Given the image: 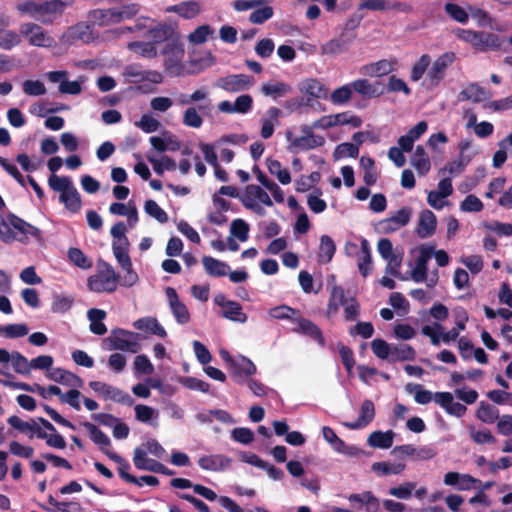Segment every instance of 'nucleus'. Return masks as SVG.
I'll list each match as a JSON object with an SVG mask.
<instances>
[{"instance_id": "nucleus-1", "label": "nucleus", "mask_w": 512, "mask_h": 512, "mask_svg": "<svg viewBox=\"0 0 512 512\" xmlns=\"http://www.w3.org/2000/svg\"><path fill=\"white\" fill-rule=\"evenodd\" d=\"M21 15H27L42 24H52L63 14L59 0H24L16 5Z\"/></svg>"}, {"instance_id": "nucleus-2", "label": "nucleus", "mask_w": 512, "mask_h": 512, "mask_svg": "<svg viewBox=\"0 0 512 512\" xmlns=\"http://www.w3.org/2000/svg\"><path fill=\"white\" fill-rule=\"evenodd\" d=\"M453 33L459 40L470 44L478 52L497 51L503 44V39L499 35L488 31L456 28Z\"/></svg>"}, {"instance_id": "nucleus-3", "label": "nucleus", "mask_w": 512, "mask_h": 512, "mask_svg": "<svg viewBox=\"0 0 512 512\" xmlns=\"http://www.w3.org/2000/svg\"><path fill=\"white\" fill-rule=\"evenodd\" d=\"M120 282V275L108 262L98 265L97 273L87 279V287L95 293H112L117 290Z\"/></svg>"}, {"instance_id": "nucleus-4", "label": "nucleus", "mask_w": 512, "mask_h": 512, "mask_svg": "<svg viewBox=\"0 0 512 512\" xmlns=\"http://www.w3.org/2000/svg\"><path fill=\"white\" fill-rule=\"evenodd\" d=\"M164 56V67L172 76H180L183 73L182 60L185 55L184 45L176 38L164 44L161 52Z\"/></svg>"}, {"instance_id": "nucleus-5", "label": "nucleus", "mask_w": 512, "mask_h": 512, "mask_svg": "<svg viewBox=\"0 0 512 512\" xmlns=\"http://www.w3.org/2000/svg\"><path fill=\"white\" fill-rule=\"evenodd\" d=\"M139 339L140 334L117 328L112 330L108 341L111 343L110 349L137 353L141 348Z\"/></svg>"}, {"instance_id": "nucleus-6", "label": "nucleus", "mask_w": 512, "mask_h": 512, "mask_svg": "<svg viewBox=\"0 0 512 512\" xmlns=\"http://www.w3.org/2000/svg\"><path fill=\"white\" fill-rule=\"evenodd\" d=\"M455 58V53L445 52L432 63L427 73V80L431 87H437L445 78L446 70L454 62Z\"/></svg>"}, {"instance_id": "nucleus-7", "label": "nucleus", "mask_w": 512, "mask_h": 512, "mask_svg": "<svg viewBox=\"0 0 512 512\" xmlns=\"http://www.w3.org/2000/svg\"><path fill=\"white\" fill-rule=\"evenodd\" d=\"M20 34L24 36L30 45L37 47H50L54 39L47 35L43 28L36 23H24L20 26Z\"/></svg>"}, {"instance_id": "nucleus-8", "label": "nucleus", "mask_w": 512, "mask_h": 512, "mask_svg": "<svg viewBox=\"0 0 512 512\" xmlns=\"http://www.w3.org/2000/svg\"><path fill=\"white\" fill-rule=\"evenodd\" d=\"M412 210L403 207L396 211L391 217L381 220L378 223L379 230L385 234L392 233L407 225L411 219Z\"/></svg>"}, {"instance_id": "nucleus-9", "label": "nucleus", "mask_w": 512, "mask_h": 512, "mask_svg": "<svg viewBox=\"0 0 512 512\" xmlns=\"http://www.w3.org/2000/svg\"><path fill=\"white\" fill-rule=\"evenodd\" d=\"M293 322L297 323V327L292 329L293 332L307 336L315 341L319 346L325 347V337L318 325L311 320L302 317L295 318Z\"/></svg>"}, {"instance_id": "nucleus-10", "label": "nucleus", "mask_w": 512, "mask_h": 512, "mask_svg": "<svg viewBox=\"0 0 512 512\" xmlns=\"http://www.w3.org/2000/svg\"><path fill=\"white\" fill-rule=\"evenodd\" d=\"M253 78L246 74H232L218 80L217 86L227 92H239L248 89Z\"/></svg>"}, {"instance_id": "nucleus-11", "label": "nucleus", "mask_w": 512, "mask_h": 512, "mask_svg": "<svg viewBox=\"0 0 512 512\" xmlns=\"http://www.w3.org/2000/svg\"><path fill=\"white\" fill-rule=\"evenodd\" d=\"M194 492L209 501L217 500L219 502V504L223 508L227 509L229 512H244V510L230 497L218 496L215 493V491H213L212 489H210L204 485L195 484Z\"/></svg>"}, {"instance_id": "nucleus-12", "label": "nucleus", "mask_w": 512, "mask_h": 512, "mask_svg": "<svg viewBox=\"0 0 512 512\" xmlns=\"http://www.w3.org/2000/svg\"><path fill=\"white\" fill-rule=\"evenodd\" d=\"M165 294L168 298L169 306L176 321L181 325H185L190 322L191 317L189 310L187 306L179 300L176 290L173 287H167L165 289Z\"/></svg>"}, {"instance_id": "nucleus-13", "label": "nucleus", "mask_w": 512, "mask_h": 512, "mask_svg": "<svg viewBox=\"0 0 512 512\" xmlns=\"http://www.w3.org/2000/svg\"><path fill=\"white\" fill-rule=\"evenodd\" d=\"M7 220L10 222L11 226L21 234V237L18 239L20 242H26L29 236L38 241L42 239L40 229L26 222L17 215L9 213L7 215Z\"/></svg>"}, {"instance_id": "nucleus-14", "label": "nucleus", "mask_w": 512, "mask_h": 512, "mask_svg": "<svg viewBox=\"0 0 512 512\" xmlns=\"http://www.w3.org/2000/svg\"><path fill=\"white\" fill-rule=\"evenodd\" d=\"M375 417V406L370 399H365L360 406L358 418L352 422H343V426L350 430H357L367 427Z\"/></svg>"}, {"instance_id": "nucleus-15", "label": "nucleus", "mask_w": 512, "mask_h": 512, "mask_svg": "<svg viewBox=\"0 0 512 512\" xmlns=\"http://www.w3.org/2000/svg\"><path fill=\"white\" fill-rule=\"evenodd\" d=\"M356 38V34L341 33L321 46L323 55H337L346 52Z\"/></svg>"}, {"instance_id": "nucleus-16", "label": "nucleus", "mask_w": 512, "mask_h": 512, "mask_svg": "<svg viewBox=\"0 0 512 512\" xmlns=\"http://www.w3.org/2000/svg\"><path fill=\"white\" fill-rule=\"evenodd\" d=\"M434 401L442 407L446 413L455 417H462L467 407L459 402H455L453 395L450 392H436L434 394Z\"/></svg>"}, {"instance_id": "nucleus-17", "label": "nucleus", "mask_w": 512, "mask_h": 512, "mask_svg": "<svg viewBox=\"0 0 512 512\" xmlns=\"http://www.w3.org/2000/svg\"><path fill=\"white\" fill-rule=\"evenodd\" d=\"M287 139L290 141L289 150H310L324 145L325 139L321 135H302L292 138V133L287 132Z\"/></svg>"}, {"instance_id": "nucleus-18", "label": "nucleus", "mask_w": 512, "mask_h": 512, "mask_svg": "<svg viewBox=\"0 0 512 512\" xmlns=\"http://www.w3.org/2000/svg\"><path fill=\"white\" fill-rule=\"evenodd\" d=\"M353 92L359 94L363 99L380 97L384 91L380 82L371 83L368 79L359 78L350 82Z\"/></svg>"}, {"instance_id": "nucleus-19", "label": "nucleus", "mask_w": 512, "mask_h": 512, "mask_svg": "<svg viewBox=\"0 0 512 512\" xmlns=\"http://www.w3.org/2000/svg\"><path fill=\"white\" fill-rule=\"evenodd\" d=\"M232 378L238 384H243L244 377H250L257 371L255 364L247 357L240 356L231 364Z\"/></svg>"}, {"instance_id": "nucleus-20", "label": "nucleus", "mask_w": 512, "mask_h": 512, "mask_svg": "<svg viewBox=\"0 0 512 512\" xmlns=\"http://www.w3.org/2000/svg\"><path fill=\"white\" fill-rule=\"evenodd\" d=\"M232 459L222 454L204 455L198 459V465L206 471H225L231 466Z\"/></svg>"}, {"instance_id": "nucleus-21", "label": "nucleus", "mask_w": 512, "mask_h": 512, "mask_svg": "<svg viewBox=\"0 0 512 512\" xmlns=\"http://www.w3.org/2000/svg\"><path fill=\"white\" fill-rule=\"evenodd\" d=\"M433 256V247H423L416 259V265L411 273V278L416 283L425 282L428 272V261Z\"/></svg>"}, {"instance_id": "nucleus-22", "label": "nucleus", "mask_w": 512, "mask_h": 512, "mask_svg": "<svg viewBox=\"0 0 512 512\" xmlns=\"http://www.w3.org/2000/svg\"><path fill=\"white\" fill-rule=\"evenodd\" d=\"M257 199L264 205L270 207L273 202L270 196L260 186L251 184L245 188V194L242 199V203L246 208L253 209L255 207L254 200Z\"/></svg>"}, {"instance_id": "nucleus-23", "label": "nucleus", "mask_w": 512, "mask_h": 512, "mask_svg": "<svg viewBox=\"0 0 512 512\" xmlns=\"http://www.w3.org/2000/svg\"><path fill=\"white\" fill-rule=\"evenodd\" d=\"M396 61H390L387 59H381L377 62L363 65L359 72L364 76L369 77H382L388 75L394 70Z\"/></svg>"}, {"instance_id": "nucleus-24", "label": "nucleus", "mask_w": 512, "mask_h": 512, "mask_svg": "<svg viewBox=\"0 0 512 512\" xmlns=\"http://www.w3.org/2000/svg\"><path fill=\"white\" fill-rule=\"evenodd\" d=\"M436 226L435 214L431 210L425 209L420 213L416 233L422 239L428 238L435 233Z\"/></svg>"}, {"instance_id": "nucleus-25", "label": "nucleus", "mask_w": 512, "mask_h": 512, "mask_svg": "<svg viewBox=\"0 0 512 512\" xmlns=\"http://www.w3.org/2000/svg\"><path fill=\"white\" fill-rule=\"evenodd\" d=\"M104 454L112 461L118 464L117 471L121 479L128 483H132L141 486L138 478L129 473L131 469L130 463L123 458L121 455L114 451H104Z\"/></svg>"}, {"instance_id": "nucleus-26", "label": "nucleus", "mask_w": 512, "mask_h": 512, "mask_svg": "<svg viewBox=\"0 0 512 512\" xmlns=\"http://www.w3.org/2000/svg\"><path fill=\"white\" fill-rule=\"evenodd\" d=\"M211 101L208 100L207 103L199 104L197 107L191 106L188 107L184 113L182 122L185 126L191 128H200L203 124V119L200 116L199 112H205L210 109Z\"/></svg>"}, {"instance_id": "nucleus-27", "label": "nucleus", "mask_w": 512, "mask_h": 512, "mask_svg": "<svg viewBox=\"0 0 512 512\" xmlns=\"http://www.w3.org/2000/svg\"><path fill=\"white\" fill-rule=\"evenodd\" d=\"M52 381L69 387L80 388L83 386V380L76 374L62 368H55L48 374Z\"/></svg>"}, {"instance_id": "nucleus-28", "label": "nucleus", "mask_w": 512, "mask_h": 512, "mask_svg": "<svg viewBox=\"0 0 512 512\" xmlns=\"http://www.w3.org/2000/svg\"><path fill=\"white\" fill-rule=\"evenodd\" d=\"M167 12H172L184 19H193L201 12V5L199 1L189 0L179 4L169 6Z\"/></svg>"}, {"instance_id": "nucleus-29", "label": "nucleus", "mask_w": 512, "mask_h": 512, "mask_svg": "<svg viewBox=\"0 0 512 512\" xmlns=\"http://www.w3.org/2000/svg\"><path fill=\"white\" fill-rule=\"evenodd\" d=\"M133 463L139 470L156 473L161 462L147 457V451L143 447H136L133 451Z\"/></svg>"}, {"instance_id": "nucleus-30", "label": "nucleus", "mask_w": 512, "mask_h": 512, "mask_svg": "<svg viewBox=\"0 0 512 512\" xmlns=\"http://www.w3.org/2000/svg\"><path fill=\"white\" fill-rule=\"evenodd\" d=\"M394 437L395 432L393 430H387L385 432L376 430L369 435L367 443L372 448L389 449L393 445Z\"/></svg>"}, {"instance_id": "nucleus-31", "label": "nucleus", "mask_w": 512, "mask_h": 512, "mask_svg": "<svg viewBox=\"0 0 512 512\" xmlns=\"http://www.w3.org/2000/svg\"><path fill=\"white\" fill-rule=\"evenodd\" d=\"M144 35L152 39V43H154V45L163 42L166 44L168 41H172V39L177 38L173 37L174 29L168 24H158L157 26L148 29Z\"/></svg>"}, {"instance_id": "nucleus-32", "label": "nucleus", "mask_w": 512, "mask_h": 512, "mask_svg": "<svg viewBox=\"0 0 512 512\" xmlns=\"http://www.w3.org/2000/svg\"><path fill=\"white\" fill-rule=\"evenodd\" d=\"M416 357L415 349L406 343L392 344L389 363L413 361Z\"/></svg>"}, {"instance_id": "nucleus-33", "label": "nucleus", "mask_w": 512, "mask_h": 512, "mask_svg": "<svg viewBox=\"0 0 512 512\" xmlns=\"http://www.w3.org/2000/svg\"><path fill=\"white\" fill-rule=\"evenodd\" d=\"M133 326L137 330L147 331L161 338H165L167 336V332L164 327L154 317L140 318L133 323Z\"/></svg>"}, {"instance_id": "nucleus-34", "label": "nucleus", "mask_w": 512, "mask_h": 512, "mask_svg": "<svg viewBox=\"0 0 512 512\" xmlns=\"http://www.w3.org/2000/svg\"><path fill=\"white\" fill-rule=\"evenodd\" d=\"M202 264L205 272L212 277H223L228 274L229 265L211 256H203Z\"/></svg>"}, {"instance_id": "nucleus-35", "label": "nucleus", "mask_w": 512, "mask_h": 512, "mask_svg": "<svg viewBox=\"0 0 512 512\" xmlns=\"http://www.w3.org/2000/svg\"><path fill=\"white\" fill-rule=\"evenodd\" d=\"M83 426L87 429L90 439L99 446L103 453L104 451H111L109 449L111 440L101 429L90 422H84Z\"/></svg>"}, {"instance_id": "nucleus-36", "label": "nucleus", "mask_w": 512, "mask_h": 512, "mask_svg": "<svg viewBox=\"0 0 512 512\" xmlns=\"http://www.w3.org/2000/svg\"><path fill=\"white\" fill-rule=\"evenodd\" d=\"M112 251L119 264V266H128L131 261L129 256V240H113Z\"/></svg>"}, {"instance_id": "nucleus-37", "label": "nucleus", "mask_w": 512, "mask_h": 512, "mask_svg": "<svg viewBox=\"0 0 512 512\" xmlns=\"http://www.w3.org/2000/svg\"><path fill=\"white\" fill-rule=\"evenodd\" d=\"M358 269L363 277H367L372 270V257L369 242L366 239L361 240V256L358 262Z\"/></svg>"}, {"instance_id": "nucleus-38", "label": "nucleus", "mask_w": 512, "mask_h": 512, "mask_svg": "<svg viewBox=\"0 0 512 512\" xmlns=\"http://www.w3.org/2000/svg\"><path fill=\"white\" fill-rule=\"evenodd\" d=\"M59 200L71 213H78L81 209V196L75 187L65 194H60Z\"/></svg>"}, {"instance_id": "nucleus-39", "label": "nucleus", "mask_w": 512, "mask_h": 512, "mask_svg": "<svg viewBox=\"0 0 512 512\" xmlns=\"http://www.w3.org/2000/svg\"><path fill=\"white\" fill-rule=\"evenodd\" d=\"M336 251L333 239L328 235H322L318 251V259L322 263H328L332 260Z\"/></svg>"}, {"instance_id": "nucleus-40", "label": "nucleus", "mask_w": 512, "mask_h": 512, "mask_svg": "<svg viewBox=\"0 0 512 512\" xmlns=\"http://www.w3.org/2000/svg\"><path fill=\"white\" fill-rule=\"evenodd\" d=\"M476 417L484 423L492 424L499 419V410L495 406L481 401L476 412Z\"/></svg>"}, {"instance_id": "nucleus-41", "label": "nucleus", "mask_w": 512, "mask_h": 512, "mask_svg": "<svg viewBox=\"0 0 512 512\" xmlns=\"http://www.w3.org/2000/svg\"><path fill=\"white\" fill-rule=\"evenodd\" d=\"M412 165L420 175H425L431 168L430 160L425 149L418 145L412 157Z\"/></svg>"}, {"instance_id": "nucleus-42", "label": "nucleus", "mask_w": 512, "mask_h": 512, "mask_svg": "<svg viewBox=\"0 0 512 512\" xmlns=\"http://www.w3.org/2000/svg\"><path fill=\"white\" fill-rule=\"evenodd\" d=\"M222 317L239 323L247 321V315L243 312L242 306L236 301H229L228 306L222 310Z\"/></svg>"}, {"instance_id": "nucleus-43", "label": "nucleus", "mask_w": 512, "mask_h": 512, "mask_svg": "<svg viewBox=\"0 0 512 512\" xmlns=\"http://www.w3.org/2000/svg\"><path fill=\"white\" fill-rule=\"evenodd\" d=\"M329 119L332 120V125H351L354 128H358L362 125V119L352 114L350 111L341 112L334 115H329Z\"/></svg>"}, {"instance_id": "nucleus-44", "label": "nucleus", "mask_w": 512, "mask_h": 512, "mask_svg": "<svg viewBox=\"0 0 512 512\" xmlns=\"http://www.w3.org/2000/svg\"><path fill=\"white\" fill-rule=\"evenodd\" d=\"M372 470L381 476L397 475L405 469L404 463H390V462H374L372 464Z\"/></svg>"}, {"instance_id": "nucleus-45", "label": "nucleus", "mask_w": 512, "mask_h": 512, "mask_svg": "<svg viewBox=\"0 0 512 512\" xmlns=\"http://www.w3.org/2000/svg\"><path fill=\"white\" fill-rule=\"evenodd\" d=\"M89 18L94 24L99 26H108L114 23V10L109 9H95L90 11Z\"/></svg>"}, {"instance_id": "nucleus-46", "label": "nucleus", "mask_w": 512, "mask_h": 512, "mask_svg": "<svg viewBox=\"0 0 512 512\" xmlns=\"http://www.w3.org/2000/svg\"><path fill=\"white\" fill-rule=\"evenodd\" d=\"M134 410L137 421L148 423L154 427L158 425L157 422H152L154 418L157 419L158 417V413L152 407L144 404H137L135 405Z\"/></svg>"}, {"instance_id": "nucleus-47", "label": "nucleus", "mask_w": 512, "mask_h": 512, "mask_svg": "<svg viewBox=\"0 0 512 512\" xmlns=\"http://www.w3.org/2000/svg\"><path fill=\"white\" fill-rule=\"evenodd\" d=\"M267 168L272 175L277 177L278 181L281 184L287 185L291 182V176H290L288 169H286V168L283 169L280 161L274 160V159H268L267 160Z\"/></svg>"}, {"instance_id": "nucleus-48", "label": "nucleus", "mask_w": 512, "mask_h": 512, "mask_svg": "<svg viewBox=\"0 0 512 512\" xmlns=\"http://www.w3.org/2000/svg\"><path fill=\"white\" fill-rule=\"evenodd\" d=\"M406 391L408 393H414V399L418 404L425 405L434 399L432 392L424 389L421 384L409 383L406 385Z\"/></svg>"}, {"instance_id": "nucleus-49", "label": "nucleus", "mask_w": 512, "mask_h": 512, "mask_svg": "<svg viewBox=\"0 0 512 512\" xmlns=\"http://www.w3.org/2000/svg\"><path fill=\"white\" fill-rule=\"evenodd\" d=\"M113 10L114 23H120L123 20L135 17L140 11V5L137 3H131L120 8H113Z\"/></svg>"}, {"instance_id": "nucleus-50", "label": "nucleus", "mask_w": 512, "mask_h": 512, "mask_svg": "<svg viewBox=\"0 0 512 512\" xmlns=\"http://www.w3.org/2000/svg\"><path fill=\"white\" fill-rule=\"evenodd\" d=\"M128 48L146 58H154L158 54L156 45L152 42H131Z\"/></svg>"}, {"instance_id": "nucleus-51", "label": "nucleus", "mask_w": 512, "mask_h": 512, "mask_svg": "<svg viewBox=\"0 0 512 512\" xmlns=\"http://www.w3.org/2000/svg\"><path fill=\"white\" fill-rule=\"evenodd\" d=\"M430 63L431 57L428 54H423L412 66L410 79L413 82L419 81L427 71Z\"/></svg>"}, {"instance_id": "nucleus-52", "label": "nucleus", "mask_w": 512, "mask_h": 512, "mask_svg": "<svg viewBox=\"0 0 512 512\" xmlns=\"http://www.w3.org/2000/svg\"><path fill=\"white\" fill-rule=\"evenodd\" d=\"M291 86L289 84H286L284 82H277V83H265L263 84L261 90L264 95L266 96H272L273 98H277L280 96H283L291 91Z\"/></svg>"}, {"instance_id": "nucleus-53", "label": "nucleus", "mask_w": 512, "mask_h": 512, "mask_svg": "<svg viewBox=\"0 0 512 512\" xmlns=\"http://www.w3.org/2000/svg\"><path fill=\"white\" fill-rule=\"evenodd\" d=\"M48 184L52 190L56 192H61V194H65L66 192L74 188V185L69 177H59L55 174H52L49 177Z\"/></svg>"}, {"instance_id": "nucleus-54", "label": "nucleus", "mask_w": 512, "mask_h": 512, "mask_svg": "<svg viewBox=\"0 0 512 512\" xmlns=\"http://www.w3.org/2000/svg\"><path fill=\"white\" fill-rule=\"evenodd\" d=\"M468 431L471 439L476 444H494L496 442V438L487 428H484L483 430H476L473 425H470L468 427Z\"/></svg>"}, {"instance_id": "nucleus-55", "label": "nucleus", "mask_w": 512, "mask_h": 512, "mask_svg": "<svg viewBox=\"0 0 512 512\" xmlns=\"http://www.w3.org/2000/svg\"><path fill=\"white\" fill-rule=\"evenodd\" d=\"M214 34V29L208 25L204 24L198 26L193 32H191L188 36V40L192 44H203L207 41L208 36H212Z\"/></svg>"}, {"instance_id": "nucleus-56", "label": "nucleus", "mask_w": 512, "mask_h": 512, "mask_svg": "<svg viewBox=\"0 0 512 512\" xmlns=\"http://www.w3.org/2000/svg\"><path fill=\"white\" fill-rule=\"evenodd\" d=\"M11 364L14 371L18 374L29 375L31 365L28 359L20 352L15 351L11 353Z\"/></svg>"}, {"instance_id": "nucleus-57", "label": "nucleus", "mask_w": 512, "mask_h": 512, "mask_svg": "<svg viewBox=\"0 0 512 512\" xmlns=\"http://www.w3.org/2000/svg\"><path fill=\"white\" fill-rule=\"evenodd\" d=\"M358 155H359L358 145L349 143V142H344V143L337 145V147L335 148L334 153H333L335 160L346 158V157L357 158Z\"/></svg>"}, {"instance_id": "nucleus-58", "label": "nucleus", "mask_w": 512, "mask_h": 512, "mask_svg": "<svg viewBox=\"0 0 512 512\" xmlns=\"http://www.w3.org/2000/svg\"><path fill=\"white\" fill-rule=\"evenodd\" d=\"M445 12L456 22L466 24L469 20L468 12L461 6L455 3H446L444 6Z\"/></svg>"}, {"instance_id": "nucleus-59", "label": "nucleus", "mask_w": 512, "mask_h": 512, "mask_svg": "<svg viewBox=\"0 0 512 512\" xmlns=\"http://www.w3.org/2000/svg\"><path fill=\"white\" fill-rule=\"evenodd\" d=\"M391 345L388 342H386L383 339L377 338L372 340L371 342V349L373 354L381 359L389 361L390 355H391Z\"/></svg>"}, {"instance_id": "nucleus-60", "label": "nucleus", "mask_w": 512, "mask_h": 512, "mask_svg": "<svg viewBox=\"0 0 512 512\" xmlns=\"http://www.w3.org/2000/svg\"><path fill=\"white\" fill-rule=\"evenodd\" d=\"M148 160L152 164L155 173L158 175H162L164 170L173 171L177 167L175 160L167 155L162 156L160 160L154 158H148Z\"/></svg>"}, {"instance_id": "nucleus-61", "label": "nucleus", "mask_w": 512, "mask_h": 512, "mask_svg": "<svg viewBox=\"0 0 512 512\" xmlns=\"http://www.w3.org/2000/svg\"><path fill=\"white\" fill-rule=\"evenodd\" d=\"M48 502L51 506L54 507V510L51 512H78L82 509L79 502H60L56 500L52 495L48 496Z\"/></svg>"}, {"instance_id": "nucleus-62", "label": "nucleus", "mask_w": 512, "mask_h": 512, "mask_svg": "<svg viewBox=\"0 0 512 512\" xmlns=\"http://www.w3.org/2000/svg\"><path fill=\"white\" fill-rule=\"evenodd\" d=\"M28 334V327L26 324H9L0 327V335L6 338H19Z\"/></svg>"}, {"instance_id": "nucleus-63", "label": "nucleus", "mask_w": 512, "mask_h": 512, "mask_svg": "<svg viewBox=\"0 0 512 512\" xmlns=\"http://www.w3.org/2000/svg\"><path fill=\"white\" fill-rule=\"evenodd\" d=\"M352 87L350 83L345 84L337 89H335L330 96V100L335 105H341L348 102L352 97Z\"/></svg>"}, {"instance_id": "nucleus-64", "label": "nucleus", "mask_w": 512, "mask_h": 512, "mask_svg": "<svg viewBox=\"0 0 512 512\" xmlns=\"http://www.w3.org/2000/svg\"><path fill=\"white\" fill-rule=\"evenodd\" d=\"M144 210L159 223H166L168 221L167 213L154 200L145 201Z\"/></svg>"}]
</instances>
